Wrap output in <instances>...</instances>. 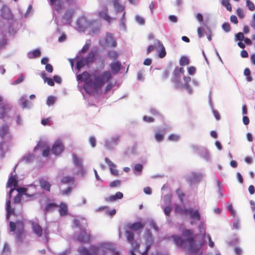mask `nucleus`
I'll use <instances>...</instances> for the list:
<instances>
[{"label":"nucleus","mask_w":255,"mask_h":255,"mask_svg":"<svg viewBox=\"0 0 255 255\" xmlns=\"http://www.w3.org/2000/svg\"><path fill=\"white\" fill-rule=\"evenodd\" d=\"M112 78V73L109 71H104L101 74L96 70L90 74L84 71L77 76L78 81L85 82L83 89L90 95L98 93L107 83L108 84L105 88L104 93H107L114 86V83L110 82Z\"/></svg>","instance_id":"1"},{"label":"nucleus","mask_w":255,"mask_h":255,"mask_svg":"<svg viewBox=\"0 0 255 255\" xmlns=\"http://www.w3.org/2000/svg\"><path fill=\"white\" fill-rule=\"evenodd\" d=\"M193 234V231L191 230L186 229L185 230L183 233L182 235L184 237H188L185 241H183L182 238L179 236L176 235H174L172 236V238L173 239L174 243L176 246L179 247H181L183 246L184 242H187L188 244V248L189 250L193 252H197L198 250V248L196 245V244L194 241V239L193 237H191Z\"/></svg>","instance_id":"2"},{"label":"nucleus","mask_w":255,"mask_h":255,"mask_svg":"<svg viewBox=\"0 0 255 255\" xmlns=\"http://www.w3.org/2000/svg\"><path fill=\"white\" fill-rule=\"evenodd\" d=\"M9 227L10 232H15L16 240L19 242H22L25 234L24 226L22 221L17 220L15 222L10 221Z\"/></svg>","instance_id":"3"},{"label":"nucleus","mask_w":255,"mask_h":255,"mask_svg":"<svg viewBox=\"0 0 255 255\" xmlns=\"http://www.w3.org/2000/svg\"><path fill=\"white\" fill-rule=\"evenodd\" d=\"M97 54V50L93 48L91 50L86 57H81L78 58L76 62L77 69L79 70L85 66L89 65L93 63L95 60V57Z\"/></svg>","instance_id":"4"},{"label":"nucleus","mask_w":255,"mask_h":255,"mask_svg":"<svg viewBox=\"0 0 255 255\" xmlns=\"http://www.w3.org/2000/svg\"><path fill=\"white\" fill-rule=\"evenodd\" d=\"M110 245L104 244L98 248L92 246L90 247L89 250L85 247H81L78 249V252L81 255H97V253L99 251H103L105 253L108 254V251L104 247H110Z\"/></svg>","instance_id":"5"},{"label":"nucleus","mask_w":255,"mask_h":255,"mask_svg":"<svg viewBox=\"0 0 255 255\" xmlns=\"http://www.w3.org/2000/svg\"><path fill=\"white\" fill-rule=\"evenodd\" d=\"M127 240L129 243L132 249L130 251L131 255H136L135 253H138L139 255L141 254L139 251V244L134 240V234L130 231L127 230L125 232Z\"/></svg>","instance_id":"6"},{"label":"nucleus","mask_w":255,"mask_h":255,"mask_svg":"<svg viewBox=\"0 0 255 255\" xmlns=\"http://www.w3.org/2000/svg\"><path fill=\"white\" fill-rule=\"evenodd\" d=\"M144 238L147 242V245L145 251L142 253L141 255H147L150 245L153 243V237L151 231L149 230H146L145 233Z\"/></svg>","instance_id":"7"},{"label":"nucleus","mask_w":255,"mask_h":255,"mask_svg":"<svg viewBox=\"0 0 255 255\" xmlns=\"http://www.w3.org/2000/svg\"><path fill=\"white\" fill-rule=\"evenodd\" d=\"M64 150V146L60 140L56 141L52 148L51 151L52 153L56 155H58L60 154Z\"/></svg>","instance_id":"8"},{"label":"nucleus","mask_w":255,"mask_h":255,"mask_svg":"<svg viewBox=\"0 0 255 255\" xmlns=\"http://www.w3.org/2000/svg\"><path fill=\"white\" fill-rule=\"evenodd\" d=\"M77 240L81 243H89L91 240V235L87 233L85 230H83L78 236Z\"/></svg>","instance_id":"9"},{"label":"nucleus","mask_w":255,"mask_h":255,"mask_svg":"<svg viewBox=\"0 0 255 255\" xmlns=\"http://www.w3.org/2000/svg\"><path fill=\"white\" fill-rule=\"evenodd\" d=\"M31 228L33 232L37 237L39 238L42 237L43 234V230L39 224L36 222H33L31 223Z\"/></svg>","instance_id":"10"},{"label":"nucleus","mask_w":255,"mask_h":255,"mask_svg":"<svg viewBox=\"0 0 255 255\" xmlns=\"http://www.w3.org/2000/svg\"><path fill=\"white\" fill-rule=\"evenodd\" d=\"M171 80L174 84L175 88L178 89H181L183 88V85H182L180 82V75L177 74L173 72V75Z\"/></svg>","instance_id":"11"},{"label":"nucleus","mask_w":255,"mask_h":255,"mask_svg":"<svg viewBox=\"0 0 255 255\" xmlns=\"http://www.w3.org/2000/svg\"><path fill=\"white\" fill-rule=\"evenodd\" d=\"M51 5H54V9L60 12L63 8V4L61 0H48Z\"/></svg>","instance_id":"12"},{"label":"nucleus","mask_w":255,"mask_h":255,"mask_svg":"<svg viewBox=\"0 0 255 255\" xmlns=\"http://www.w3.org/2000/svg\"><path fill=\"white\" fill-rule=\"evenodd\" d=\"M36 187V186L35 185H33V186L31 185V186H29L28 188L20 187V188H18L16 189V190L19 193H24V195L27 197H32V196H34L35 195H36L37 193L36 192L29 193L28 192L30 188L35 189Z\"/></svg>","instance_id":"13"},{"label":"nucleus","mask_w":255,"mask_h":255,"mask_svg":"<svg viewBox=\"0 0 255 255\" xmlns=\"http://www.w3.org/2000/svg\"><path fill=\"white\" fill-rule=\"evenodd\" d=\"M106 43L111 47H115L117 46L116 40L114 38L112 33H107L105 39Z\"/></svg>","instance_id":"14"},{"label":"nucleus","mask_w":255,"mask_h":255,"mask_svg":"<svg viewBox=\"0 0 255 255\" xmlns=\"http://www.w3.org/2000/svg\"><path fill=\"white\" fill-rule=\"evenodd\" d=\"M188 216L193 220L199 221L201 219V216L198 210H194L192 208H189L188 212Z\"/></svg>","instance_id":"15"},{"label":"nucleus","mask_w":255,"mask_h":255,"mask_svg":"<svg viewBox=\"0 0 255 255\" xmlns=\"http://www.w3.org/2000/svg\"><path fill=\"white\" fill-rule=\"evenodd\" d=\"M105 161L109 165L111 173L114 175L118 176L119 175V171L116 169V165L107 157L105 158Z\"/></svg>","instance_id":"16"},{"label":"nucleus","mask_w":255,"mask_h":255,"mask_svg":"<svg viewBox=\"0 0 255 255\" xmlns=\"http://www.w3.org/2000/svg\"><path fill=\"white\" fill-rule=\"evenodd\" d=\"M128 228L134 231H138L144 228V225L141 222H136L128 225Z\"/></svg>","instance_id":"17"},{"label":"nucleus","mask_w":255,"mask_h":255,"mask_svg":"<svg viewBox=\"0 0 255 255\" xmlns=\"http://www.w3.org/2000/svg\"><path fill=\"white\" fill-rule=\"evenodd\" d=\"M201 175L196 173H192L188 181L190 184H197L201 179Z\"/></svg>","instance_id":"18"},{"label":"nucleus","mask_w":255,"mask_h":255,"mask_svg":"<svg viewBox=\"0 0 255 255\" xmlns=\"http://www.w3.org/2000/svg\"><path fill=\"white\" fill-rule=\"evenodd\" d=\"M110 67L113 73H116L120 71L121 64L119 61L112 62L110 64Z\"/></svg>","instance_id":"19"},{"label":"nucleus","mask_w":255,"mask_h":255,"mask_svg":"<svg viewBox=\"0 0 255 255\" xmlns=\"http://www.w3.org/2000/svg\"><path fill=\"white\" fill-rule=\"evenodd\" d=\"M39 184H40V187L42 189H43L47 191H50L51 184L49 182H48L46 180H45L44 179H41L39 180Z\"/></svg>","instance_id":"20"},{"label":"nucleus","mask_w":255,"mask_h":255,"mask_svg":"<svg viewBox=\"0 0 255 255\" xmlns=\"http://www.w3.org/2000/svg\"><path fill=\"white\" fill-rule=\"evenodd\" d=\"M59 212L61 216H64L67 215L68 208L65 203L62 202L60 204Z\"/></svg>","instance_id":"21"},{"label":"nucleus","mask_w":255,"mask_h":255,"mask_svg":"<svg viewBox=\"0 0 255 255\" xmlns=\"http://www.w3.org/2000/svg\"><path fill=\"white\" fill-rule=\"evenodd\" d=\"M188 211L189 208H182L177 204L175 205V212L176 213L182 214L185 216H188Z\"/></svg>","instance_id":"22"},{"label":"nucleus","mask_w":255,"mask_h":255,"mask_svg":"<svg viewBox=\"0 0 255 255\" xmlns=\"http://www.w3.org/2000/svg\"><path fill=\"white\" fill-rule=\"evenodd\" d=\"M108 8L106 7L105 9V11L99 12V16H100L101 18L104 19V20L110 23L111 21L112 18L108 14Z\"/></svg>","instance_id":"23"},{"label":"nucleus","mask_w":255,"mask_h":255,"mask_svg":"<svg viewBox=\"0 0 255 255\" xmlns=\"http://www.w3.org/2000/svg\"><path fill=\"white\" fill-rule=\"evenodd\" d=\"M157 44L158 46L160 48V51L158 54V56L159 58H162L165 56L166 54L165 48L161 42L158 41Z\"/></svg>","instance_id":"24"},{"label":"nucleus","mask_w":255,"mask_h":255,"mask_svg":"<svg viewBox=\"0 0 255 255\" xmlns=\"http://www.w3.org/2000/svg\"><path fill=\"white\" fill-rule=\"evenodd\" d=\"M7 186L11 187L12 186L16 187L17 186L18 181L16 179L11 176L8 179L7 183Z\"/></svg>","instance_id":"25"},{"label":"nucleus","mask_w":255,"mask_h":255,"mask_svg":"<svg viewBox=\"0 0 255 255\" xmlns=\"http://www.w3.org/2000/svg\"><path fill=\"white\" fill-rule=\"evenodd\" d=\"M58 207V205L54 203H48L45 206L44 211L45 213H47L48 212L51 211L53 210L54 209Z\"/></svg>","instance_id":"26"},{"label":"nucleus","mask_w":255,"mask_h":255,"mask_svg":"<svg viewBox=\"0 0 255 255\" xmlns=\"http://www.w3.org/2000/svg\"><path fill=\"white\" fill-rule=\"evenodd\" d=\"M8 132V127L7 125H4L0 128V136L1 137L5 136Z\"/></svg>","instance_id":"27"},{"label":"nucleus","mask_w":255,"mask_h":255,"mask_svg":"<svg viewBox=\"0 0 255 255\" xmlns=\"http://www.w3.org/2000/svg\"><path fill=\"white\" fill-rule=\"evenodd\" d=\"M61 182L63 183H65V184L74 183V178L73 177L70 176H65L62 179Z\"/></svg>","instance_id":"28"},{"label":"nucleus","mask_w":255,"mask_h":255,"mask_svg":"<svg viewBox=\"0 0 255 255\" xmlns=\"http://www.w3.org/2000/svg\"><path fill=\"white\" fill-rule=\"evenodd\" d=\"M6 210L7 212L11 215H15V210L10 207V201L9 200L6 202Z\"/></svg>","instance_id":"29"},{"label":"nucleus","mask_w":255,"mask_h":255,"mask_svg":"<svg viewBox=\"0 0 255 255\" xmlns=\"http://www.w3.org/2000/svg\"><path fill=\"white\" fill-rule=\"evenodd\" d=\"M189 59L186 56H182L180 57L179 64L181 66H186L189 64Z\"/></svg>","instance_id":"30"},{"label":"nucleus","mask_w":255,"mask_h":255,"mask_svg":"<svg viewBox=\"0 0 255 255\" xmlns=\"http://www.w3.org/2000/svg\"><path fill=\"white\" fill-rule=\"evenodd\" d=\"M103 248L107 249L108 251V254H110L111 255H120L119 253L117 252L115 249L111 245L110 247H104Z\"/></svg>","instance_id":"31"},{"label":"nucleus","mask_w":255,"mask_h":255,"mask_svg":"<svg viewBox=\"0 0 255 255\" xmlns=\"http://www.w3.org/2000/svg\"><path fill=\"white\" fill-rule=\"evenodd\" d=\"M244 74L246 76L247 81L251 82L253 80L252 77L251 75L250 70L249 68H245Z\"/></svg>","instance_id":"32"},{"label":"nucleus","mask_w":255,"mask_h":255,"mask_svg":"<svg viewBox=\"0 0 255 255\" xmlns=\"http://www.w3.org/2000/svg\"><path fill=\"white\" fill-rule=\"evenodd\" d=\"M107 56L110 59H116L118 57V54L115 51H110L108 52Z\"/></svg>","instance_id":"33"},{"label":"nucleus","mask_w":255,"mask_h":255,"mask_svg":"<svg viewBox=\"0 0 255 255\" xmlns=\"http://www.w3.org/2000/svg\"><path fill=\"white\" fill-rule=\"evenodd\" d=\"M222 4L226 7L227 9L229 11H232V6L229 2V0H222Z\"/></svg>","instance_id":"34"},{"label":"nucleus","mask_w":255,"mask_h":255,"mask_svg":"<svg viewBox=\"0 0 255 255\" xmlns=\"http://www.w3.org/2000/svg\"><path fill=\"white\" fill-rule=\"evenodd\" d=\"M183 80L184 81V84L183 85V88H189V83L191 81V78L189 76H184Z\"/></svg>","instance_id":"35"},{"label":"nucleus","mask_w":255,"mask_h":255,"mask_svg":"<svg viewBox=\"0 0 255 255\" xmlns=\"http://www.w3.org/2000/svg\"><path fill=\"white\" fill-rule=\"evenodd\" d=\"M246 5L250 10L253 11L255 10V5L254 3L250 0H246Z\"/></svg>","instance_id":"36"},{"label":"nucleus","mask_w":255,"mask_h":255,"mask_svg":"<svg viewBox=\"0 0 255 255\" xmlns=\"http://www.w3.org/2000/svg\"><path fill=\"white\" fill-rule=\"evenodd\" d=\"M154 137L157 142H160L163 139L164 134L161 133L159 132H156Z\"/></svg>","instance_id":"37"},{"label":"nucleus","mask_w":255,"mask_h":255,"mask_svg":"<svg viewBox=\"0 0 255 255\" xmlns=\"http://www.w3.org/2000/svg\"><path fill=\"white\" fill-rule=\"evenodd\" d=\"M73 160L76 166H81V161L76 155H74L73 156Z\"/></svg>","instance_id":"38"},{"label":"nucleus","mask_w":255,"mask_h":255,"mask_svg":"<svg viewBox=\"0 0 255 255\" xmlns=\"http://www.w3.org/2000/svg\"><path fill=\"white\" fill-rule=\"evenodd\" d=\"M32 56L29 55V57L30 58L38 57L41 55V51L39 49H37L34 50L32 51Z\"/></svg>","instance_id":"39"},{"label":"nucleus","mask_w":255,"mask_h":255,"mask_svg":"<svg viewBox=\"0 0 255 255\" xmlns=\"http://www.w3.org/2000/svg\"><path fill=\"white\" fill-rule=\"evenodd\" d=\"M90 46V42H86L85 45L83 46V48L81 50V52L82 53H85L89 50Z\"/></svg>","instance_id":"40"},{"label":"nucleus","mask_w":255,"mask_h":255,"mask_svg":"<svg viewBox=\"0 0 255 255\" xmlns=\"http://www.w3.org/2000/svg\"><path fill=\"white\" fill-rule=\"evenodd\" d=\"M121 185V181L119 180H114L110 183V186L111 188L119 186Z\"/></svg>","instance_id":"41"},{"label":"nucleus","mask_w":255,"mask_h":255,"mask_svg":"<svg viewBox=\"0 0 255 255\" xmlns=\"http://www.w3.org/2000/svg\"><path fill=\"white\" fill-rule=\"evenodd\" d=\"M179 136L177 134H171L168 137V139L170 141H176L179 139Z\"/></svg>","instance_id":"42"},{"label":"nucleus","mask_w":255,"mask_h":255,"mask_svg":"<svg viewBox=\"0 0 255 255\" xmlns=\"http://www.w3.org/2000/svg\"><path fill=\"white\" fill-rule=\"evenodd\" d=\"M55 99L53 96H49L47 98L46 104L48 106H51L55 103Z\"/></svg>","instance_id":"43"},{"label":"nucleus","mask_w":255,"mask_h":255,"mask_svg":"<svg viewBox=\"0 0 255 255\" xmlns=\"http://www.w3.org/2000/svg\"><path fill=\"white\" fill-rule=\"evenodd\" d=\"M236 13L240 18L244 17V12L243 10L241 8H238L236 10Z\"/></svg>","instance_id":"44"},{"label":"nucleus","mask_w":255,"mask_h":255,"mask_svg":"<svg viewBox=\"0 0 255 255\" xmlns=\"http://www.w3.org/2000/svg\"><path fill=\"white\" fill-rule=\"evenodd\" d=\"M176 192L179 198V199L181 200V201H182L183 200V198L185 196V194L184 193L181 191V189H177L176 190Z\"/></svg>","instance_id":"45"},{"label":"nucleus","mask_w":255,"mask_h":255,"mask_svg":"<svg viewBox=\"0 0 255 255\" xmlns=\"http://www.w3.org/2000/svg\"><path fill=\"white\" fill-rule=\"evenodd\" d=\"M6 109L4 106L0 107V118L2 119L6 116Z\"/></svg>","instance_id":"46"},{"label":"nucleus","mask_w":255,"mask_h":255,"mask_svg":"<svg viewBox=\"0 0 255 255\" xmlns=\"http://www.w3.org/2000/svg\"><path fill=\"white\" fill-rule=\"evenodd\" d=\"M136 21L139 24H144L145 21L143 18L139 15H136L135 17Z\"/></svg>","instance_id":"47"},{"label":"nucleus","mask_w":255,"mask_h":255,"mask_svg":"<svg viewBox=\"0 0 255 255\" xmlns=\"http://www.w3.org/2000/svg\"><path fill=\"white\" fill-rule=\"evenodd\" d=\"M170 73V69H166L164 70L162 73V78L165 79L168 77L169 74Z\"/></svg>","instance_id":"48"},{"label":"nucleus","mask_w":255,"mask_h":255,"mask_svg":"<svg viewBox=\"0 0 255 255\" xmlns=\"http://www.w3.org/2000/svg\"><path fill=\"white\" fill-rule=\"evenodd\" d=\"M222 28L226 32H229L231 30L230 25L229 23H223Z\"/></svg>","instance_id":"49"},{"label":"nucleus","mask_w":255,"mask_h":255,"mask_svg":"<svg viewBox=\"0 0 255 255\" xmlns=\"http://www.w3.org/2000/svg\"><path fill=\"white\" fill-rule=\"evenodd\" d=\"M142 165L140 164H136L134 167V172H141L142 170Z\"/></svg>","instance_id":"50"},{"label":"nucleus","mask_w":255,"mask_h":255,"mask_svg":"<svg viewBox=\"0 0 255 255\" xmlns=\"http://www.w3.org/2000/svg\"><path fill=\"white\" fill-rule=\"evenodd\" d=\"M174 72L175 73H177V74H179V75H180V74H183L184 73V69L182 67H180V68L176 67L174 69Z\"/></svg>","instance_id":"51"},{"label":"nucleus","mask_w":255,"mask_h":255,"mask_svg":"<svg viewBox=\"0 0 255 255\" xmlns=\"http://www.w3.org/2000/svg\"><path fill=\"white\" fill-rule=\"evenodd\" d=\"M22 196L19 194H18L14 198V202L15 203H20L21 200Z\"/></svg>","instance_id":"52"},{"label":"nucleus","mask_w":255,"mask_h":255,"mask_svg":"<svg viewBox=\"0 0 255 255\" xmlns=\"http://www.w3.org/2000/svg\"><path fill=\"white\" fill-rule=\"evenodd\" d=\"M20 104L23 108H26L27 107V101L24 98H21L20 99Z\"/></svg>","instance_id":"53"},{"label":"nucleus","mask_w":255,"mask_h":255,"mask_svg":"<svg viewBox=\"0 0 255 255\" xmlns=\"http://www.w3.org/2000/svg\"><path fill=\"white\" fill-rule=\"evenodd\" d=\"M171 212V208L170 206H167L164 208V212L166 216H170Z\"/></svg>","instance_id":"54"},{"label":"nucleus","mask_w":255,"mask_h":255,"mask_svg":"<svg viewBox=\"0 0 255 255\" xmlns=\"http://www.w3.org/2000/svg\"><path fill=\"white\" fill-rule=\"evenodd\" d=\"M198 35L199 38L204 35V29L202 27H199L197 29Z\"/></svg>","instance_id":"55"},{"label":"nucleus","mask_w":255,"mask_h":255,"mask_svg":"<svg viewBox=\"0 0 255 255\" xmlns=\"http://www.w3.org/2000/svg\"><path fill=\"white\" fill-rule=\"evenodd\" d=\"M115 8L116 11L117 12H121V11H124L125 9V7L123 5L120 4L119 5H118L116 7H115Z\"/></svg>","instance_id":"56"},{"label":"nucleus","mask_w":255,"mask_h":255,"mask_svg":"<svg viewBox=\"0 0 255 255\" xmlns=\"http://www.w3.org/2000/svg\"><path fill=\"white\" fill-rule=\"evenodd\" d=\"M187 70L190 75H193L196 71V68L194 66H190L187 68Z\"/></svg>","instance_id":"57"},{"label":"nucleus","mask_w":255,"mask_h":255,"mask_svg":"<svg viewBox=\"0 0 255 255\" xmlns=\"http://www.w3.org/2000/svg\"><path fill=\"white\" fill-rule=\"evenodd\" d=\"M89 142L93 147H94L96 146V141L94 137H90L89 138Z\"/></svg>","instance_id":"58"},{"label":"nucleus","mask_w":255,"mask_h":255,"mask_svg":"<svg viewBox=\"0 0 255 255\" xmlns=\"http://www.w3.org/2000/svg\"><path fill=\"white\" fill-rule=\"evenodd\" d=\"M237 39L240 41H242L244 39V35L242 32H239L236 35Z\"/></svg>","instance_id":"59"},{"label":"nucleus","mask_w":255,"mask_h":255,"mask_svg":"<svg viewBox=\"0 0 255 255\" xmlns=\"http://www.w3.org/2000/svg\"><path fill=\"white\" fill-rule=\"evenodd\" d=\"M228 209H229V211L230 212L232 216L234 217L236 215V213L233 209V206L231 204L229 205L228 206Z\"/></svg>","instance_id":"60"},{"label":"nucleus","mask_w":255,"mask_h":255,"mask_svg":"<svg viewBox=\"0 0 255 255\" xmlns=\"http://www.w3.org/2000/svg\"><path fill=\"white\" fill-rule=\"evenodd\" d=\"M46 70L49 73L53 72V69L52 66L50 64H47L45 66Z\"/></svg>","instance_id":"61"},{"label":"nucleus","mask_w":255,"mask_h":255,"mask_svg":"<svg viewBox=\"0 0 255 255\" xmlns=\"http://www.w3.org/2000/svg\"><path fill=\"white\" fill-rule=\"evenodd\" d=\"M143 119L145 122L148 123H152L154 121L153 118L147 116H144Z\"/></svg>","instance_id":"62"},{"label":"nucleus","mask_w":255,"mask_h":255,"mask_svg":"<svg viewBox=\"0 0 255 255\" xmlns=\"http://www.w3.org/2000/svg\"><path fill=\"white\" fill-rule=\"evenodd\" d=\"M230 20L232 22L235 24H237L238 22L237 16L234 15H232L231 16Z\"/></svg>","instance_id":"63"},{"label":"nucleus","mask_w":255,"mask_h":255,"mask_svg":"<svg viewBox=\"0 0 255 255\" xmlns=\"http://www.w3.org/2000/svg\"><path fill=\"white\" fill-rule=\"evenodd\" d=\"M72 191V188L70 187H68L66 190H62L61 194L63 195L68 194L71 193Z\"/></svg>","instance_id":"64"}]
</instances>
